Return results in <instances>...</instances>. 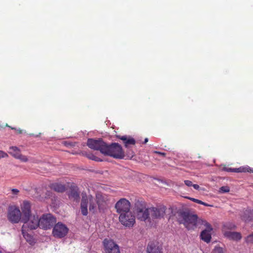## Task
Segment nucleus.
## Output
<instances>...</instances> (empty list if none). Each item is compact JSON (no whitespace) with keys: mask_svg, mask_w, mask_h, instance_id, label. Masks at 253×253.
<instances>
[{"mask_svg":"<svg viewBox=\"0 0 253 253\" xmlns=\"http://www.w3.org/2000/svg\"><path fill=\"white\" fill-rule=\"evenodd\" d=\"M22 211V222L24 223L22 226V233L24 238L29 240V238H31V236L28 233L24 232L26 229L30 230H34L40 227V219L37 215H32L31 214V205L29 202L24 201L21 207Z\"/></svg>","mask_w":253,"mask_h":253,"instance_id":"obj_1","label":"nucleus"},{"mask_svg":"<svg viewBox=\"0 0 253 253\" xmlns=\"http://www.w3.org/2000/svg\"><path fill=\"white\" fill-rule=\"evenodd\" d=\"M176 218L179 224H182L188 230L195 229L201 219L196 214L192 213L189 209H179L176 212Z\"/></svg>","mask_w":253,"mask_h":253,"instance_id":"obj_2","label":"nucleus"},{"mask_svg":"<svg viewBox=\"0 0 253 253\" xmlns=\"http://www.w3.org/2000/svg\"><path fill=\"white\" fill-rule=\"evenodd\" d=\"M103 155L118 159H123L125 157V154L122 146L116 142L111 144L106 143Z\"/></svg>","mask_w":253,"mask_h":253,"instance_id":"obj_3","label":"nucleus"},{"mask_svg":"<svg viewBox=\"0 0 253 253\" xmlns=\"http://www.w3.org/2000/svg\"><path fill=\"white\" fill-rule=\"evenodd\" d=\"M40 228L44 230L50 229L53 228L56 223V218L51 213H45L40 218Z\"/></svg>","mask_w":253,"mask_h":253,"instance_id":"obj_4","label":"nucleus"},{"mask_svg":"<svg viewBox=\"0 0 253 253\" xmlns=\"http://www.w3.org/2000/svg\"><path fill=\"white\" fill-rule=\"evenodd\" d=\"M106 144V142L104 141L102 138H88L86 143L87 146L89 148L94 150L99 151L102 154H103Z\"/></svg>","mask_w":253,"mask_h":253,"instance_id":"obj_5","label":"nucleus"},{"mask_svg":"<svg viewBox=\"0 0 253 253\" xmlns=\"http://www.w3.org/2000/svg\"><path fill=\"white\" fill-rule=\"evenodd\" d=\"M69 229L67 226L61 222L56 223L53 227L52 234L56 238H62L68 234Z\"/></svg>","mask_w":253,"mask_h":253,"instance_id":"obj_6","label":"nucleus"},{"mask_svg":"<svg viewBox=\"0 0 253 253\" xmlns=\"http://www.w3.org/2000/svg\"><path fill=\"white\" fill-rule=\"evenodd\" d=\"M102 243L106 253H120L119 245L113 240L105 238Z\"/></svg>","mask_w":253,"mask_h":253,"instance_id":"obj_7","label":"nucleus"},{"mask_svg":"<svg viewBox=\"0 0 253 253\" xmlns=\"http://www.w3.org/2000/svg\"><path fill=\"white\" fill-rule=\"evenodd\" d=\"M23 213L15 206H10L8 208V218L13 223H18L20 220L22 221Z\"/></svg>","mask_w":253,"mask_h":253,"instance_id":"obj_8","label":"nucleus"},{"mask_svg":"<svg viewBox=\"0 0 253 253\" xmlns=\"http://www.w3.org/2000/svg\"><path fill=\"white\" fill-rule=\"evenodd\" d=\"M119 219L124 226L127 227H132L135 222V216L131 211L120 214Z\"/></svg>","mask_w":253,"mask_h":253,"instance_id":"obj_9","label":"nucleus"},{"mask_svg":"<svg viewBox=\"0 0 253 253\" xmlns=\"http://www.w3.org/2000/svg\"><path fill=\"white\" fill-rule=\"evenodd\" d=\"M115 209L117 212L121 214L122 213L130 212V203L125 198L121 199L115 204Z\"/></svg>","mask_w":253,"mask_h":253,"instance_id":"obj_10","label":"nucleus"},{"mask_svg":"<svg viewBox=\"0 0 253 253\" xmlns=\"http://www.w3.org/2000/svg\"><path fill=\"white\" fill-rule=\"evenodd\" d=\"M199 224L204 225L206 227V229L201 233V239L207 243L210 242L211 238V232L212 230L211 224L203 219H200Z\"/></svg>","mask_w":253,"mask_h":253,"instance_id":"obj_11","label":"nucleus"},{"mask_svg":"<svg viewBox=\"0 0 253 253\" xmlns=\"http://www.w3.org/2000/svg\"><path fill=\"white\" fill-rule=\"evenodd\" d=\"M166 207L164 206H160L157 207L150 208V215L152 219H161L165 214Z\"/></svg>","mask_w":253,"mask_h":253,"instance_id":"obj_12","label":"nucleus"},{"mask_svg":"<svg viewBox=\"0 0 253 253\" xmlns=\"http://www.w3.org/2000/svg\"><path fill=\"white\" fill-rule=\"evenodd\" d=\"M96 203L98 205L99 211H104L108 207V199L106 195H103L101 194L96 195Z\"/></svg>","mask_w":253,"mask_h":253,"instance_id":"obj_13","label":"nucleus"},{"mask_svg":"<svg viewBox=\"0 0 253 253\" xmlns=\"http://www.w3.org/2000/svg\"><path fill=\"white\" fill-rule=\"evenodd\" d=\"M148 253H163L162 246L157 241L150 242L147 247Z\"/></svg>","mask_w":253,"mask_h":253,"instance_id":"obj_14","label":"nucleus"},{"mask_svg":"<svg viewBox=\"0 0 253 253\" xmlns=\"http://www.w3.org/2000/svg\"><path fill=\"white\" fill-rule=\"evenodd\" d=\"M68 197L70 200L78 202L80 200V191L79 188L75 185H71L68 192Z\"/></svg>","mask_w":253,"mask_h":253,"instance_id":"obj_15","label":"nucleus"},{"mask_svg":"<svg viewBox=\"0 0 253 253\" xmlns=\"http://www.w3.org/2000/svg\"><path fill=\"white\" fill-rule=\"evenodd\" d=\"M116 137L123 141V143L126 148H128L129 145H134L136 143L135 140L130 136H121L118 135Z\"/></svg>","mask_w":253,"mask_h":253,"instance_id":"obj_16","label":"nucleus"},{"mask_svg":"<svg viewBox=\"0 0 253 253\" xmlns=\"http://www.w3.org/2000/svg\"><path fill=\"white\" fill-rule=\"evenodd\" d=\"M242 219L245 221H250L253 219V209L247 208L244 211L241 215Z\"/></svg>","mask_w":253,"mask_h":253,"instance_id":"obj_17","label":"nucleus"},{"mask_svg":"<svg viewBox=\"0 0 253 253\" xmlns=\"http://www.w3.org/2000/svg\"><path fill=\"white\" fill-rule=\"evenodd\" d=\"M150 208H147L142 211L139 210V212L136 213V216L138 219L141 221H145L149 217L150 215Z\"/></svg>","mask_w":253,"mask_h":253,"instance_id":"obj_18","label":"nucleus"},{"mask_svg":"<svg viewBox=\"0 0 253 253\" xmlns=\"http://www.w3.org/2000/svg\"><path fill=\"white\" fill-rule=\"evenodd\" d=\"M88 199L86 194L82 196V199L81 204V212L84 215H86L87 211Z\"/></svg>","mask_w":253,"mask_h":253,"instance_id":"obj_19","label":"nucleus"},{"mask_svg":"<svg viewBox=\"0 0 253 253\" xmlns=\"http://www.w3.org/2000/svg\"><path fill=\"white\" fill-rule=\"evenodd\" d=\"M224 236L230 240L239 241L242 238V236L239 232L226 231L224 233Z\"/></svg>","mask_w":253,"mask_h":253,"instance_id":"obj_20","label":"nucleus"},{"mask_svg":"<svg viewBox=\"0 0 253 253\" xmlns=\"http://www.w3.org/2000/svg\"><path fill=\"white\" fill-rule=\"evenodd\" d=\"M50 188L56 192L61 193L64 192L66 190L65 186L64 185L57 183L51 184Z\"/></svg>","mask_w":253,"mask_h":253,"instance_id":"obj_21","label":"nucleus"},{"mask_svg":"<svg viewBox=\"0 0 253 253\" xmlns=\"http://www.w3.org/2000/svg\"><path fill=\"white\" fill-rule=\"evenodd\" d=\"M82 153L84 156L86 157V158H87L88 159H89L90 160L94 161L95 162H102L103 161V160L101 159H100V158H99L97 156H95L92 153H88L86 151H83L82 152Z\"/></svg>","mask_w":253,"mask_h":253,"instance_id":"obj_22","label":"nucleus"},{"mask_svg":"<svg viewBox=\"0 0 253 253\" xmlns=\"http://www.w3.org/2000/svg\"><path fill=\"white\" fill-rule=\"evenodd\" d=\"M9 153L15 158H16L20 153V149L16 146H11L9 148Z\"/></svg>","mask_w":253,"mask_h":253,"instance_id":"obj_23","label":"nucleus"},{"mask_svg":"<svg viewBox=\"0 0 253 253\" xmlns=\"http://www.w3.org/2000/svg\"><path fill=\"white\" fill-rule=\"evenodd\" d=\"M89 210L90 211L92 212V213H94L96 211V204H95V201L91 196H90V197H89Z\"/></svg>","mask_w":253,"mask_h":253,"instance_id":"obj_24","label":"nucleus"},{"mask_svg":"<svg viewBox=\"0 0 253 253\" xmlns=\"http://www.w3.org/2000/svg\"><path fill=\"white\" fill-rule=\"evenodd\" d=\"M135 208L136 213L138 212L140 210L142 211L146 209L145 205L140 202H137L135 204Z\"/></svg>","mask_w":253,"mask_h":253,"instance_id":"obj_25","label":"nucleus"},{"mask_svg":"<svg viewBox=\"0 0 253 253\" xmlns=\"http://www.w3.org/2000/svg\"><path fill=\"white\" fill-rule=\"evenodd\" d=\"M250 167L249 166L241 167L237 168V172H250Z\"/></svg>","mask_w":253,"mask_h":253,"instance_id":"obj_26","label":"nucleus"},{"mask_svg":"<svg viewBox=\"0 0 253 253\" xmlns=\"http://www.w3.org/2000/svg\"><path fill=\"white\" fill-rule=\"evenodd\" d=\"M230 191V188L228 186H222L219 188V192L220 193H228Z\"/></svg>","mask_w":253,"mask_h":253,"instance_id":"obj_27","label":"nucleus"},{"mask_svg":"<svg viewBox=\"0 0 253 253\" xmlns=\"http://www.w3.org/2000/svg\"><path fill=\"white\" fill-rule=\"evenodd\" d=\"M222 170L227 171V172H237V168H228L225 166L223 167L222 169Z\"/></svg>","mask_w":253,"mask_h":253,"instance_id":"obj_28","label":"nucleus"},{"mask_svg":"<svg viewBox=\"0 0 253 253\" xmlns=\"http://www.w3.org/2000/svg\"><path fill=\"white\" fill-rule=\"evenodd\" d=\"M247 244H253V233L249 235L245 240Z\"/></svg>","mask_w":253,"mask_h":253,"instance_id":"obj_29","label":"nucleus"},{"mask_svg":"<svg viewBox=\"0 0 253 253\" xmlns=\"http://www.w3.org/2000/svg\"><path fill=\"white\" fill-rule=\"evenodd\" d=\"M16 159H19L23 162H26L28 160V158L26 156L22 155L21 154V153H20V154H19L18 155V156L17 157V158Z\"/></svg>","mask_w":253,"mask_h":253,"instance_id":"obj_30","label":"nucleus"},{"mask_svg":"<svg viewBox=\"0 0 253 253\" xmlns=\"http://www.w3.org/2000/svg\"><path fill=\"white\" fill-rule=\"evenodd\" d=\"M213 253H224L223 249L221 247H215L214 249Z\"/></svg>","mask_w":253,"mask_h":253,"instance_id":"obj_31","label":"nucleus"},{"mask_svg":"<svg viewBox=\"0 0 253 253\" xmlns=\"http://www.w3.org/2000/svg\"><path fill=\"white\" fill-rule=\"evenodd\" d=\"M187 199H189L191 201L194 202H195L196 203H198V204H200V203H201V201L200 200H198V199H195V198H191V197H186Z\"/></svg>","mask_w":253,"mask_h":253,"instance_id":"obj_32","label":"nucleus"},{"mask_svg":"<svg viewBox=\"0 0 253 253\" xmlns=\"http://www.w3.org/2000/svg\"><path fill=\"white\" fill-rule=\"evenodd\" d=\"M6 126L9 127L10 128H11V129L16 130L17 131V132L19 134H21L23 132L22 130H21L20 129H16L15 127H11V126H9L7 124H6Z\"/></svg>","mask_w":253,"mask_h":253,"instance_id":"obj_33","label":"nucleus"},{"mask_svg":"<svg viewBox=\"0 0 253 253\" xmlns=\"http://www.w3.org/2000/svg\"><path fill=\"white\" fill-rule=\"evenodd\" d=\"M8 157V155L5 152L0 150V159Z\"/></svg>","mask_w":253,"mask_h":253,"instance_id":"obj_34","label":"nucleus"},{"mask_svg":"<svg viewBox=\"0 0 253 253\" xmlns=\"http://www.w3.org/2000/svg\"><path fill=\"white\" fill-rule=\"evenodd\" d=\"M184 183L186 185H187L188 187L192 186L193 183L191 181L186 180L184 181Z\"/></svg>","mask_w":253,"mask_h":253,"instance_id":"obj_35","label":"nucleus"},{"mask_svg":"<svg viewBox=\"0 0 253 253\" xmlns=\"http://www.w3.org/2000/svg\"><path fill=\"white\" fill-rule=\"evenodd\" d=\"M11 192L12 194L16 195L19 193V191L17 189H12Z\"/></svg>","mask_w":253,"mask_h":253,"instance_id":"obj_36","label":"nucleus"},{"mask_svg":"<svg viewBox=\"0 0 253 253\" xmlns=\"http://www.w3.org/2000/svg\"><path fill=\"white\" fill-rule=\"evenodd\" d=\"M154 153H156V154H159L160 155H162L163 157H165L166 156V154L165 153H164V152H161L155 151L154 152Z\"/></svg>","mask_w":253,"mask_h":253,"instance_id":"obj_37","label":"nucleus"},{"mask_svg":"<svg viewBox=\"0 0 253 253\" xmlns=\"http://www.w3.org/2000/svg\"><path fill=\"white\" fill-rule=\"evenodd\" d=\"M192 186L193 187V188L195 189H196V190H199L200 188V186L198 184H193Z\"/></svg>","mask_w":253,"mask_h":253,"instance_id":"obj_38","label":"nucleus"},{"mask_svg":"<svg viewBox=\"0 0 253 253\" xmlns=\"http://www.w3.org/2000/svg\"><path fill=\"white\" fill-rule=\"evenodd\" d=\"M202 203H200L201 205H204L205 206H207V207H209V206H211V205H210L209 204H208L207 203H206L203 201H201V202Z\"/></svg>","mask_w":253,"mask_h":253,"instance_id":"obj_39","label":"nucleus"},{"mask_svg":"<svg viewBox=\"0 0 253 253\" xmlns=\"http://www.w3.org/2000/svg\"><path fill=\"white\" fill-rule=\"evenodd\" d=\"M148 141V138H145V139H144V141L143 142V143L144 144H145Z\"/></svg>","mask_w":253,"mask_h":253,"instance_id":"obj_40","label":"nucleus"},{"mask_svg":"<svg viewBox=\"0 0 253 253\" xmlns=\"http://www.w3.org/2000/svg\"><path fill=\"white\" fill-rule=\"evenodd\" d=\"M133 156V152H131V153L130 154L129 156H128V157H130V158H132V157Z\"/></svg>","mask_w":253,"mask_h":253,"instance_id":"obj_41","label":"nucleus"},{"mask_svg":"<svg viewBox=\"0 0 253 253\" xmlns=\"http://www.w3.org/2000/svg\"><path fill=\"white\" fill-rule=\"evenodd\" d=\"M250 172L253 173V169L250 168Z\"/></svg>","mask_w":253,"mask_h":253,"instance_id":"obj_42","label":"nucleus"},{"mask_svg":"<svg viewBox=\"0 0 253 253\" xmlns=\"http://www.w3.org/2000/svg\"><path fill=\"white\" fill-rule=\"evenodd\" d=\"M0 253H2L0 251Z\"/></svg>","mask_w":253,"mask_h":253,"instance_id":"obj_43","label":"nucleus"}]
</instances>
